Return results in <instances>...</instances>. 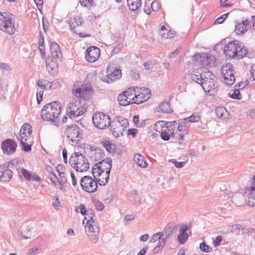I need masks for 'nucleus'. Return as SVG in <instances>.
<instances>
[{
	"label": "nucleus",
	"mask_w": 255,
	"mask_h": 255,
	"mask_svg": "<svg viewBox=\"0 0 255 255\" xmlns=\"http://www.w3.org/2000/svg\"><path fill=\"white\" fill-rule=\"evenodd\" d=\"M61 104L56 102L48 103L41 111V117L44 121L54 122L61 112Z\"/></svg>",
	"instance_id": "obj_1"
},
{
	"label": "nucleus",
	"mask_w": 255,
	"mask_h": 255,
	"mask_svg": "<svg viewBox=\"0 0 255 255\" xmlns=\"http://www.w3.org/2000/svg\"><path fill=\"white\" fill-rule=\"evenodd\" d=\"M85 226V232L89 240L93 244H96L99 241V228L98 223L93 220L92 217H85L83 221Z\"/></svg>",
	"instance_id": "obj_2"
},
{
	"label": "nucleus",
	"mask_w": 255,
	"mask_h": 255,
	"mask_svg": "<svg viewBox=\"0 0 255 255\" xmlns=\"http://www.w3.org/2000/svg\"><path fill=\"white\" fill-rule=\"evenodd\" d=\"M71 166L78 172H84L89 168V163L86 157L79 152H75L69 159Z\"/></svg>",
	"instance_id": "obj_3"
},
{
	"label": "nucleus",
	"mask_w": 255,
	"mask_h": 255,
	"mask_svg": "<svg viewBox=\"0 0 255 255\" xmlns=\"http://www.w3.org/2000/svg\"><path fill=\"white\" fill-rule=\"evenodd\" d=\"M166 125L169 126L168 131L170 132L171 137L175 139L182 140L184 136L187 134L184 121L167 122Z\"/></svg>",
	"instance_id": "obj_4"
},
{
	"label": "nucleus",
	"mask_w": 255,
	"mask_h": 255,
	"mask_svg": "<svg viewBox=\"0 0 255 255\" xmlns=\"http://www.w3.org/2000/svg\"><path fill=\"white\" fill-rule=\"evenodd\" d=\"M128 125V122L126 119L122 117H117L112 121H111L109 126L113 136L118 137L124 135Z\"/></svg>",
	"instance_id": "obj_5"
},
{
	"label": "nucleus",
	"mask_w": 255,
	"mask_h": 255,
	"mask_svg": "<svg viewBox=\"0 0 255 255\" xmlns=\"http://www.w3.org/2000/svg\"><path fill=\"white\" fill-rule=\"evenodd\" d=\"M87 111V107L79 100H73L67 107L66 113L70 118H75L83 115Z\"/></svg>",
	"instance_id": "obj_6"
},
{
	"label": "nucleus",
	"mask_w": 255,
	"mask_h": 255,
	"mask_svg": "<svg viewBox=\"0 0 255 255\" xmlns=\"http://www.w3.org/2000/svg\"><path fill=\"white\" fill-rule=\"evenodd\" d=\"M92 121L96 128L103 129L109 126L111 119L108 115L102 112H98L93 114Z\"/></svg>",
	"instance_id": "obj_7"
},
{
	"label": "nucleus",
	"mask_w": 255,
	"mask_h": 255,
	"mask_svg": "<svg viewBox=\"0 0 255 255\" xmlns=\"http://www.w3.org/2000/svg\"><path fill=\"white\" fill-rule=\"evenodd\" d=\"M203 76L204 77L200 85L205 93H210L211 91L216 89L214 83L215 76L211 71H209L205 72Z\"/></svg>",
	"instance_id": "obj_8"
},
{
	"label": "nucleus",
	"mask_w": 255,
	"mask_h": 255,
	"mask_svg": "<svg viewBox=\"0 0 255 255\" xmlns=\"http://www.w3.org/2000/svg\"><path fill=\"white\" fill-rule=\"evenodd\" d=\"M98 181L93 179L91 176H85L80 180V185L86 192L93 193L97 190Z\"/></svg>",
	"instance_id": "obj_9"
},
{
	"label": "nucleus",
	"mask_w": 255,
	"mask_h": 255,
	"mask_svg": "<svg viewBox=\"0 0 255 255\" xmlns=\"http://www.w3.org/2000/svg\"><path fill=\"white\" fill-rule=\"evenodd\" d=\"M0 30L7 33L9 34H13L15 29L12 19L8 17H5L0 12Z\"/></svg>",
	"instance_id": "obj_10"
},
{
	"label": "nucleus",
	"mask_w": 255,
	"mask_h": 255,
	"mask_svg": "<svg viewBox=\"0 0 255 255\" xmlns=\"http://www.w3.org/2000/svg\"><path fill=\"white\" fill-rule=\"evenodd\" d=\"M81 130L76 125H73L68 126L65 130V134L67 138L71 140L72 143H77L80 140Z\"/></svg>",
	"instance_id": "obj_11"
},
{
	"label": "nucleus",
	"mask_w": 255,
	"mask_h": 255,
	"mask_svg": "<svg viewBox=\"0 0 255 255\" xmlns=\"http://www.w3.org/2000/svg\"><path fill=\"white\" fill-rule=\"evenodd\" d=\"M136 92L134 95V104H140L148 100L151 96L150 91L148 88H141L135 89Z\"/></svg>",
	"instance_id": "obj_12"
},
{
	"label": "nucleus",
	"mask_w": 255,
	"mask_h": 255,
	"mask_svg": "<svg viewBox=\"0 0 255 255\" xmlns=\"http://www.w3.org/2000/svg\"><path fill=\"white\" fill-rule=\"evenodd\" d=\"M95 165L97 168L96 171L99 169H104L106 173H104L103 176L107 179H109V175L112 166V160L111 158H106L101 161L96 163Z\"/></svg>",
	"instance_id": "obj_13"
},
{
	"label": "nucleus",
	"mask_w": 255,
	"mask_h": 255,
	"mask_svg": "<svg viewBox=\"0 0 255 255\" xmlns=\"http://www.w3.org/2000/svg\"><path fill=\"white\" fill-rule=\"evenodd\" d=\"M73 93L77 98L87 100L89 99L93 91L89 87L83 85L75 90H73Z\"/></svg>",
	"instance_id": "obj_14"
},
{
	"label": "nucleus",
	"mask_w": 255,
	"mask_h": 255,
	"mask_svg": "<svg viewBox=\"0 0 255 255\" xmlns=\"http://www.w3.org/2000/svg\"><path fill=\"white\" fill-rule=\"evenodd\" d=\"M100 50L96 46H91L87 48L85 52V58L90 63L97 61L100 56Z\"/></svg>",
	"instance_id": "obj_15"
},
{
	"label": "nucleus",
	"mask_w": 255,
	"mask_h": 255,
	"mask_svg": "<svg viewBox=\"0 0 255 255\" xmlns=\"http://www.w3.org/2000/svg\"><path fill=\"white\" fill-rule=\"evenodd\" d=\"M166 124L167 122L164 121H158L155 123L154 126L155 128H156L155 130L157 131H159L158 130V127L161 129V138L165 141L168 140L171 136L170 132L168 131V129H169V126Z\"/></svg>",
	"instance_id": "obj_16"
},
{
	"label": "nucleus",
	"mask_w": 255,
	"mask_h": 255,
	"mask_svg": "<svg viewBox=\"0 0 255 255\" xmlns=\"http://www.w3.org/2000/svg\"><path fill=\"white\" fill-rule=\"evenodd\" d=\"M17 147V143L13 140L7 138L1 143V148L4 154L10 155L13 154Z\"/></svg>",
	"instance_id": "obj_17"
},
{
	"label": "nucleus",
	"mask_w": 255,
	"mask_h": 255,
	"mask_svg": "<svg viewBox=\"0 0 255 255\" xmlns=\"http://www.w3.org/2000/svg\"><path fill=\"white\" fill-rule=\"evenodd\" d=\"M97 168H96V165H94L92 168V174L95 179L97 180V181H98V184L99 185H106L108 182L109 179H107L105 177L103 176L104 173H106L104 169H99L97 170Z\"/></svg>",
	"instance_id": "obj_18"
},
{
	"label": "nucleus",
	"mask_w": 255,
	"mask_h": 255,
	"mask_svg": "<svg viewBox=\"0 0 255 255\" xmlns=\"http://www.w3.org/2000/svg\"><path fill=\"white\" fill-rule=\"evenodd\" d=\"M13 166L12 162H9L7 165L4 164L0 166V167H2V170H1V172H0L1 181L7 182L11 179L12 176V172L10 169H7V168H12Z\"/></svg>",
	"instance_id": "obj_19"
},
{
	"label": "nucleus",
	"mask_w": 255,
	"mask_h": 255,
	"mask_svg": "<svg viewBox=\"0 0 255 255\" xmlns=\"http://www.w3.org/2000/svg\"><path fill=\"white\" fill-rule=\"evenodd\" d=\"M237 41H232L229 42L224 48V52L226 56L234 58L236 57V54L238 53L235 49H237Z\"/></svg>",
	"instance_id": "obj_20"
},
{
	"label": "nucleus",
	"mask_w": 255,
	"mask_h": 255,
	"mask_svg": "<svg viewBox=\"0 0 255 255\" xmlns=\"http://www.w3.org/2000/svg\"><path fill=\"white\" fill-rule=\"evenodd\" d=\"M21 236L24 239H30L35 236L36 230L31 228L26 224H23L19 229Z\"/></svg>",
	"instance_id": "obj_21"
},
{
	"label": "nucleus",
	"mask_w": 255,
	"mask_h": 255,
	"mask_svg": "<svg viewBox=\"0 0 255 255\" xmlns=\"http://www.w3.org/2000/svg\"><path fill=\"white\" fill-rule=\"evenodd\" d=\"M200 62L203 66L210 67L216 61L215 57L211 54L208 53H202L200 56Z\"/></svg>",
	"instance_id": "obj_22"
},
{
	"label": "nucleus",
	"mask_w": 255,
	"mask_h": 255,
	"mask_svg": "<svg viewBox=\"0 0 255 255\" xmlns=\"http://www.w3.org/2000/svg\"><path fill=\"white\" fill-rule=\"evenodd\" d=\"M90 154L92 158L96 161H99L104 159L105 153L104 151L98 147L91 146L90 147Z\"/></svg>",
	"instance_id": "obj_23"
},
{
	"label": "nucleus",
	"mask_w": 255,
	"mask_h": 255,
	"mask_svg": "<svg viewBox=\"0 0 255 255\" xmlns=\"http://www.w3.org/2000/svg\"><path fill=\"white\" fill-rule=\"evenodd\" d=\"M50 49L52 58L55 59L60 60L62 57V53L60 47L57 43L54 42H51Z\"/></svg>",
	"instance_id": "obj_24"
},
{
	"label": "nucleus",
	"mask_w": 255,
	"mask_h": 255,
	"mask_svg": "<svg viewBox=\"0 0 255 255\" xmlns=\"http://www.w3.org/2000/svg\"><path fill=\"white\" fill-rule=\"evenodd\" d=\"M249 22L248 20L242 21L235 26V32L237 34H244L248 30Z\"/></svg>",
	"instance_id": "obj_25"
},
{
	"label": "nucleus",
	"mask_w": 255,
	"mask_h": 255,
	"mask_svg": "<svg viewBox=\"0 0 255 255\" xmlns=\"http://www.w3.org/2000/svg\"><path fill=\"white\" fill-rule=\"evenodd\" d=\"M122 76L121 70L119 69H115L110 74H108L104 80L108 83H111L119 79Z\"/></svg>",
	"instance_id": "obj_26"
},
{
	"label": "nucleus",
	"mask_w": 255,
	"mask_h": 255,
	"mask_svg": "<svg viewBox=\"0 0 255 255\" xmlns=\"http://www.w3.org/2000/svg\"><path fill=\"white\" fill-rule=\"evenodd\" d=\"M187 227L185 225H182L180 228L179 234L178 236L177 239L181 244H184L188 238V235L187 234Z\"/></svg>",
	"instance_id": "obj_27"
},
{
	"label": "nucleus",
	"mask_w": 255,
	"mask_h": 255,
	"mask_svg": "<svg viewBox=\"0 0 255 255\" xmlns=\"http://www.w3.org/2000/svg\"><path fill=\"white\" fill-rule=\"evenodd\" d=\"M20 172L22 174L24 178L27 181H41L40 178L36 174H32L29 171L23 168L20 169Z\"/></svg>",
	"instance_id": "obj_28"
},
{
	"label": "nucleus",
	"mask_w": 255,
	"mask_h": 255,
	"mask_svg": "<svg viewBox=\"0 0 255 255\" xmlns=\"http://www.w3.org/2000/svg\"><path fill=\"white\" fill-rule=\"evenodd\" d=\"M236 47H237V49H235V50L238 53L236 54V57L240 59L247 54L248 50L245 47L243 43L238 41V44H237V46Z\"/></svg>",
	"instance_id": "obj_29"
},
{
	"label": "nucleus",
	"mask_w": 255,
	"mask_h": 255,
	"mask_svg": "<svg viewBox=\"0 0 255 255\" xmlns=\"http://www.w3.org/2000/svg\"><path fill=\"white\" fill-rule=\"evenodd\" d=\"M215 113L216 116L220 119H227L229 118L230 114L224 107H217Z\"/></svg>",
	"instance_id": "obj_30"
},
{
	"label": "nucleus",
	"mask_w": 255,
	"mask_h": 255,
	"mask_svg": "<svg viewBox=\"0 0 255 255\" xmlns=\"http://www.w3.org/2000/svg\"><path fill=\"white\" fill-rule=\"evenodd\" d=\"M160 34L164 39H171L176 35L174 31L168 30L164 26H162L160 30Z\"/></svg>",
	"instance_id": "obj_31"
},
{
	"label": "nucleus",
	"mask_w": 255,
	"mask_h": 255,
	"mask_svg": "<svg viewBox=\"0 0 255 255\" xmlns=\"http://www.w3.org/2000/svg\"><path fill=\"white\" fill-rule=\"evenodd\" d=\"M133 161L138 166L141 168L146 167L147 165L145 157L140 154H136L134 155Z\"/></svg>",
	"instance_id": "obj_32"
},
{
	"label": "nucleus",
	"mask_w": 255,
	"mask_h": 255,
	"mask_svg": "<svg viewBox=\"0 0 255 255\" xmlns=\"http://www.w3.org/2000/svg\"><path fill=\"white\" fill-rule=\"evenodd\" d=\"M82 22V19L80 16H76L74 18H71L69 21L70 29L74 30L76 27L81 26Z\"/></svg>",
	"instance_id": "obj_33"
},
{
	"label": "nucleus",
	"mask_w": 255,
	"mask_h": 255,
	"mask_svg": "<svg viewBox=\"0 0 255 255\" xmlns=\"http://www.w3.org/2000/svg\"><path fill=\"white\" fill-rule=\"evenodd\" d=\"M127 4L129 9L132 11L138 10L141 6V0H127Z\"/></svg>",
	"instance_id": "obj_34"
},
{
	"label": "nucleus",
	"mask_w": 255,
	"mask_h": 255,
	"mask_svg": "<svg viewBox=\"0 0 255 255\" xmlns=\"http://www.w3.org/2000/svg\"><path fill=\"white\" fill-rule=\"evenodd\" d=\"M224 82L227 85H232L235 82V77L233 73L222 74Z\"/></svg>",
	"instance_id": "obj_35"
},
{
	"label": "nucleus",
	"mask_w": 255,
	"mask_h": 255,
	"mask_svg": "<svg viewBox=\"0 0 255 255\" xmlns=\"http://www.w3.org/2000/svg\"><path fill=\"white\" fill-rule=\"evenodd\" d=\"M130 97H127L123 93L118 96V100L119 104L124 106H126L131 104Z\"/></svg>",
	"instance_id": "obj_36"
},
{
	"label": "nucleus",
	"mask_w": 255,
	"mask_h": 255,
	"mask_svg": "<svg viewBox=\"0 0 255 255\" xmlns=\"http://www.w3.org/2000/svg\"><path fill=\"white\" fill-rule=\"evenodd\" d=\"M203 75H204V72L201 73L199 71H194L193 73L191 74V79L193 81L201 85L202 79L204 77Z\"/></svg>",
	"instance_id": "obj_37"
},
{
	"label": "nucleus",
	"mask_w": 255,
	"mask_h": 255,
	"mask_svg": "<svg viewBox=\"0 0 255 255\" xmlns=\"http://www.w3.org/2000/svg\"><path fill=\"white\" fill-rule=\"evenodd\" d=\"M57 59H55L52 57L51 58H48L46 60V68L49 71L52 70L54 68L57 67Z\"/></svg>",
	"instance_id": "obj_38"
},
{
	"label": "nucleus",
	"mask_w": 255,
	"mask_h": 255,
	"mask_svg": "<svg viewBox=\"0 0 255 255\" xmlns=\"http://www.w3.org/2000/svg\"><path fill=\"white\" fill-rule=\"evenodd\" d=\"M221 74L233 73V66L231 63H225L222 67Z\"/></svg>",
	"instance_id": "obj_39"
},
{
	"label": "nucleus",
	"mask_w": 255,
	"mask_h": 255,
	"mask_svg": "<svg viewBox=\"0 0 255 255\" xmlns=\"http://www.w3.org/2000/svg\"><path fill=\"white\" fill-rule=\"evenodd\" d=\"M158 109V111H160L162 113H170L172 111L170 108L169 104L167 102L161 104L159 106Z\"/></svg>",
	"instance_id": "obj_40"
},
{
	"label": "nucleus",
	"mask_w": 255,
	"mask_h": 255,
	"mask_svg": "<svg viewBox=\"0 0 255 255\" xmlns=\"http://www.w3.org/2000/svg\"><path fill=\"white\" fill-rule=\"evenodd\" d=\"M31 132H32V127L30 126V125H29L28 124H25L22 126V127L20 130L19 134L23 133V134H27V135H30Z\"/></svg>",
	"instance_id": "obj_41"
},
{
	"label": "nucleus",
	"mask_w": 255,
	"mask_h": 255,
	"mask_svg": "<svg viewBox=\"0 0 255 255\" xmlns=\"http://www.w3.org/2000/svg\"><path fill=\"white\" fill-rule=\"evenodd\" d=\"M135 92H136L135 89H133L132 88H129L128 90H126L123 93L125 94L127 97H130L131 104H134L133 102L134 100V95L135 94Z\"/></svg>",
	"instance_id": "obj_42"
},
{
	"label": "nucleus",
	"mask_w": 255,
	"mask_h": 255,
	"mask_svg": "<svg viewBox=\"0 0 255 255\" xmlns=\"http://www.w3.org/2000/svg\"><path fill=\"white\" fill-rule=\"evenodd\" d=\"M103 146L109 152H114L115 151V145L113 144L108 140L103 141L102 142Z\"/></svg>",
	"instance_id": "obj_43"
},
{
	"label": "nucleus",
	"mask_w": 255,
	"mask_h": 255,
	"mask_svg": "<svg viewBox=\"0 0 255 255\" xmlns=\"http://www.w3.org/2000/svg\"><path fill=\"white\" fill-rule=\"evenodd\" d=\"M175 226H174L173 227L172 225L168 224L165 227L162 232L164 233V235H165V239L172 234Z\"/></svg>",
	"instance_id": "obj_44"
},
{
	"label": "nucleus",
	"mask_w": 255,
	"mask_h": 255,
	"mask_svg": "<svg viewBox=\"0 0 255 255\" xmlns=\"http://www.w3.org/2000/svg\"><path fill=\"white\" fill-rule=\"evenodd\" d=\"M200 119V117L199 115L197 113H194L193 115H192L189 117L185 118L184 120L185 121H187L191 123H196L198 122Z\"/></svg>",
	"instance_id": "obj_45"
},
{
	"label": "nucleus",
	"mask_w": 255,
	"mask_h": 255,
	"mask_svg": "<svg viewBox=\"0 0 255 255\" xmlns=\"http://www.w3.org/2000/svg\"><path fill=\"white\" fill-rule=\"evenodd\" d=\"M164 236L163 232H158L154 234L150 239V242L155 243L158 240H160L161 237Z\"/></svg>",
	"instance_id": "obj_46"
},
{
	"label": "nucleus",
	"mask_w": 255,
	"mask_h": 255,
	"mask_svg": "<svg viewBox=\"0 0 255 255\" xmlns=\"http://www.w3.org/2000/svg\"><path fill=\"white\" fill-rule=\"evenodd\" d=\"M229 95L231 98L234 99L240 100L242 99V96L240 94V90L236 88L232 94L229 93Z\"/></svg>",
	"instance_id": "obj_47"
},
{
	"label": "nucleus",
	"mask_w": 255,
	"mask_h": 255,
	"mask_svg": "<svg viewBox=\"0 0 255 255\" xmlns=\"http://www.w3.org/2000/svg\"><path fill=\"white\" fill-rule=\"evenodd\" d=\"M200 249L203 252L208 253L212 250V248L207 245L205 242H202L200 245Z\"/></svg>",
	"instance_id": "obj_48"
},
{
	"label": "nucleus",
	"mask_w": 255,
	"mask_h": 255,
	"mask_svg": "<svg viewBox=\"0 0 255 255\" xmlns=\"http://www.w3.org/2000/svg\"><path fill=\"white\" fill-rule=\"evenodd\" d=\"M30 135L27 134H19V136L17 137V139L20 140L21 143L27 142L30 140Z\"/></svg>",
	"instance_id": "obj_49"
},
{
	"label": "nucleus",
	"mask_w": 255,
	"mask_h": 255,
	"mask_svg": "<svg viewBox=\"0 0 255 255\" xmlns=\"http://www.w3.org/2000/svg\"><path fill=\"white\" fill-rule=\"evenodd\" d=\"M59 176L60 177V179H59V184L63 186V185L67 181L66 172L62 173L61 174H59Z\"/></svg>",
	"instance_id": "obj_50"
},
{
	"label": "nucleus",
	"mask_w": 255,
	"mask_h": 255,
	"mask_svg": "<svg viewBox=\"0 0 255 255\" xmlns=\"http://www.w3.org/2000/svg\"><path fill=\"white\" fill-rule=\"evenodd\" d=\"M62 81L59 79H56L54 80L51 83L50 85V88L55 89L59 87H60L61 85Z\"/></svg>",
	"instance_id": "obj_51"
},
{
	"label": "nucleus",
	"mask_w": 255,
	"mask_h": 255,
	"mask_svg": "<svg viewBox=\"0 0 255 255\" xmlns=\"http://www.w3.org/2000/svg\"><path fill=\"white\" fill-rule=\"evenodd\" d=\"M169 162L173 163L176 167L179 168L183 167L185 164V162H178L174 159H169Z\"/></svg>",
	"instance_id": "obj_52"
},
{
	"label": "nucleus",
	"mask_w": 255,
	"mask_h": 255,
	"mask_svg": "<svg viewBox=\"0 0 255 255\" xmlns=\"http://www.w3.org/2000/svg\"><path fill=\"white\" fill-rule=\"evenodd\" d=\"M21 146L22 149L25 152H28L31 150V145L30 141L21 143Z\"/></svg>",
	"instance_id": "obj_53"
},
{
	"label": "nucleus",
	"mask_w": 255,
	"mask_h": 255,
	"mask_svg": "<svg viewBox=\"0 0 255 255\" xmlns=\"http://www.w3.org/2000/svg\"><path fill=\"white\" fill-rule=\"evenodd\" d=\"M241 227L242 226L240 224H236L232 226H228V231L230 230L231 232L233 233L240 230Z\"/></svg>",
	"instance_id": "obj_54"
},
{
	"label": "nucleus",
	"mask_w": 255,
	"mask_h": 255,
	"mask_svg": "<svg viewBox=\"0 0 255 255\" xmlns=\"http://www.w3.org/2000/svg\"><path fill=\"white\" fill-rule=\"evenodd\" d=\"M150 6L153 11H157L160 8V4L157 1H152Z\"/></svg>",
	"instance_id": "obj_55"
},
{
	"label": "nucleus",
	"mask_w": 255,
	"mask_h": 255,
	"mask_svg": "<svg viewBox=\"0 0 255 255\" xmlns=\"http://www.w3.org/2000/svg\"><path fill=\"white\" fill-rule=\"evenodd\" d=\"M48 82L45 80H40L37 82V85L43 90L46 88V85H48Z\"/></svg>",
	"instance_id": "obj_56"
},
{
	"label": "nucleus",
	"mask_w": 255,
	"mask_h": 255,
	"mask_svg": "<svg viewBox=\"0 0 255 255\" xmlns=\"http://www.w3.org/2000/svg\"><path fill=\"white\" fill-rule=\"evenodd\" d=\"M43 94V91L42 90H37L36 93V99L37 103L39 104L42 100V96Z\"/></svg>",
	"instance_id": "obj_57"
},
{
	"label": "nucleus",
	"mask_w": 255,
	"mask_h": 255,
	"mask_svg": "<svg viewBox=\"0 0 255 255\" xmlns=\"http://www.w3.org/2000/svg\"><path fill=\"white\" fill-rule=\"evenodd\" d=\"M49 179L54 185H56L57 183H59V178L56 176L55 174L49 175Z\"/></svg>",
	"instance_id": "obj_58"
},
{
	"label": "nucleus",
	"mask_w": 255,
	"mask_h": 255,
	"mask_svg": "<svg viewBox=\"0 0 255 255\" xmlns=\"http://www.w3.org/2000/svg\"><path fill=\"white\" fill-rule=\"evenodd\" d=\"M222 241V237L221 236H217L216 239L213 241V245L214 247H218L219 246L221 242Z\"/></svg>",
	"instance_id": "obj_59"
},
{
	"label": "nucleus",
	"mask_w": 255,
	"mask_h": 255,
	"mask_svg": "<svg viewBox=\"0 0 255 255\" xmlns=\"http://www.w3.org/2000/svg\"><path fill=\"white\" fill-rule=\"evenodd\" d=\"M135 217L136 216L133 214L126 215L124 218L125 222H126L125 224H127V222L134 220Z\"/></svg>",
	"instance_id": "obj_60"
},
{
	"label": "nucleus",
	"mask_w": 255,
	"mask_h": 255,
	"mask_svg": "<svg viewBox=\"0 0 255 255\" xmlns=\"http://www.w3.org/2000/svg\"><path fill=\"white\" fill-rule=\"evenodd\" d=\"M56 171L59 173V174H61L62 173L66 172V170L65 167L61 165H58L56 167Z\"/></svg>",
	"instance_id": "obj_61"
},
{
	"label": "nucleus",
	"mask_w": 255,
	"mask_h": 255,
	"mask_svg": "<svg viewBox=\"0 0 255 255\" xmlns=\"http://www.w3.org/2000/svg\"><path fill=\"white\" fill-rule=\"evenodd\" d=\"M93 0H80V2L82 5L88 7L91 5Z\"/></svg>",
	"instance_id": "obj_62"
},
{
	"label": "nucleus",
	"mask_w": 255,
	"mask_h": 255,
	"mask_svg": "<svg viewBox=\"0 0 255 255\" xmlns=\"http://www.w3.org/2000/svg\"><path fill=\"white\" fill-rule=\"evenodd\" d=\"M79 209L80 210V213L83 215H86L87 216L89 215L88 214H86L87 210L86 209V207L84 205H82V204L80 205L79 207Z\"/></svg>",
	"instance_id": "obj_63"
},
{
	"label": "nucleus",
	"mask_w": 255,
	"mask_h": 255,
	"mask_svg": "<svg viewBox=\"0 0 255 255\" xmlns=\"http://www.w3.org/2000/svg\"><path fill=\"white\" fill-rule=\"evenodd\" d=\"M251 75L253 80L255 81V63L253 64L251 67Z\"/></svg>",
	"instance_id": "obj_64"
}]
</instances>
